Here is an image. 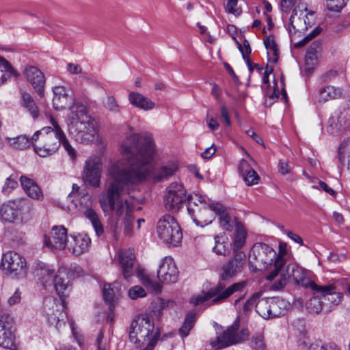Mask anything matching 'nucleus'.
Returning a JSON list of instances; mask_svg holds the SVG:
<instances>
[{"instance_id": "nucleus-23", "label": "nucleus", "mask_w": 350, "mask_h": 350, "mask_svg": "<svg viewBox=\"0 0 350 350\" xmlns=\"http://www.w3.org/2000/svg\"><path fill=\"white\" fill-rule=\"evenodd\" d=\"M215 214L219 217L220 226L227 230L232 231L238 224L241 223L235 217H232L228 212L227 208L222 204L216 202L213 206Z\"/></svg>"}, {"instance_id": "nucleus-7", "label": "nucleus", "mask_w": 350, "mask_h": 350, "mask_svg": "<svg viewBox=\"0 0 350 350\" xmlns=\"http://www.w3.org/2000/svg\"><path fill=\"white\" fill-rule=\"evenodd\" d=\"M293 279L295 282L305 288H310L316 294H320L324 312L327 313L336 308L343 298V294L337 291L335 283L325 285H318L306 278L301 269H293Z\"/></svg>"}, {"instance_id": "nucleus-15", "label": "nucleus", "mask_w": 350, "mask_h": 350, "mask_svg": "<svg viewBox=\"0 0 350 350\" xmlns=\"http://www.w3.org/2000/svg\"><path fill=\"white\" fill-rule=\"evenodd\" d=\"M187 190L181 183L173 182L165 189L163 195V205L167 211L177 212L187 201Z\"/></svg>"}, {"instance_id": "nucleus-48", "label": "nucleus", "mask_w": 350, "mask_h": 350, "mask_svg": "<svg viewBox=\"0 0 350 350\" xmlns=\"http://www.w3.org/2000/svg\"><path fill=\"white\" fill-rule=\"evenodd\" d=\"M251 345L254 350H265L264 336L261 333L254 334L251 338Z\"/></svg>"}, {"instance_id": "nucleus-8", "label": "nucleus", "mask_w": 350, "mask_h": 350, "mask_svg": "<svg viewBox=\"0 0 350 350\" xmlns=\"http://www.w3.org/2000/svg\"><path fill=\"white\" fill-rule=\"evenodd\" d=\"M179 271L172 257L166 256L162 259L157 271V278L159 282L152 280L149 275L142 271H138V277L146 288L153 293L159 294L162 291L161 283L172 284L178 280Z\"/></svg>"}, {"instance_id": "nucleus-42", "label": "nucleus", "mask_w": 350, "mask_h": 350, "mask_svg": "<svg viewBox=\"0 0 350 350\" xmlns=\"http://www.w3.org/2000/svg\"><path fill=\"white\" fill-rule=\"evenodd\" d=\"M234 230H235L234 238V251L235 250H240V248L242 247L245 243L247 232L241 223L238 224Z\"/></svg>"}, {"instance_id": "nucleus-31", "label": "nucleus", "mask_w": 350, "mask_h": 350, "mask_svg": "<svg viewBox=\"0 0 350 350\" xmlns=\"http://www.w3.org/2000/svg\"><path fill=\"white\" fill-rule=\"evenodd\" d=\"M129 100L133 106L143 109L144 111H149L154 109L155 105L148 98L144 96L143 94L131 92L129 94Z\"/></svg>"}, {"instance_id": "nucleus-51", "label": "nucleus", "mask_w": 350, "mask_h": 350, "mask_svg": "<svg viewBox=\"0 0 350 350\" xmlns=\"http://www.w3.org/2000/svg\"><path fill=\"white\" fill-rule=\"evenodd\" d=\"M238 169L241 175H258L256 172L245 159L241 160Z\"/></svg>"}, {"instance_id": "nucleus-22", "label": "nucleus", "mask_w": 350, "mask_h": 350, "mask_svg": "<svg viewBox=\"0 0 350 350\" xmlns=\"http://www.w3.org/2000/svg\"><path fill=\"white\" fill-rule=\"evenodd\" d=\"M23 73L27 81L32 85L38 94L42 97L45 77L42 71L35 66H28L25 67Z\"/></svg>"}, {"instance_id": "nucleus-10", "label": "nucleus", "mask_w": 350, "mask_h": 350, "mask_svg": "<svg viewBox=\"0 0 350 350\" xmlns=\"http://www.w3.org/2000/svg\"><path fill=\"white\" fill-rule=\"evenodd\" d=\"M215 203L205 200L201 195L192 193L188 196L187 211L198 226H205L215 219V213L213 206Z\"/></svg>"}, {"instance_id": "nucleus-50", "label": "nucleus", "mask_w": 350, "mask_h": 350, "mask_svg": "<svg viewBox=\"0 0 350 350\" xmlns=\"http://www.w3.org/2000/svg\"><path fill=\"white\" fill-rule=\"evenodd\" d=\"M18 186V183L16 178L8 176L2 187V192L5 195H9Z\"/></svg>"}, {"instance_id": "nucleus-24", "label": "nucleus", "mask_w": 350, "mask_h": 350, "mask_svg": "<svg viewBox=\"0 0 350 350\" xmlns=\"http://www.w3.org/2000/svg\"><path fill=\"white\" fill-rule=\"evenodd\" d=\"M118 257L123 277L126 280H129L133 275V264L135 258L134 250L133 249L120 250Z\"/></svg>"}, {"instance_id": "nucleus-45", "label": "nucleus", "mask_w": 350, "mask_h": 350, "mask_svg": "<svg viewBox=\"0 0 350 350\" xmlns=\"http://www.w3.org/2000/svg\"><path fill=\"white\" fill-rule=\"evenodd\" d=\"M155 308L157 311H154V315L160 317L162 315L163 310L174 307L176 303L172 299H164L158 298L155 301Z\"/></svg>"}, {"instance_id": "nucleus-64", "label": "nucleus", "mask_w": 350, "mask_h": 350, "mask_svg": "<svg viewBox=\"0 0 350 350\" xmlns=\"http://www.w3.org/2000/svg\"><path fill=\"white\" fill-rule=\"evenodd\" d=\"M103 333L100 331L96 339L97 350H107V342L103 340Z\"/></svg>"}, {"instance_id": "nucleus-44", "label": "nucleus", "mask_w": 350, "mask_h": 350, "mask_svg": "<svg viewBox=\"0 0 350 350\" xmlns=\"http://www.w3.org/2000/svg\"><path fill=\"white\" fill-rule=\"evenodd\" d=\"M85 214L90 220L96 234L98 236L101 235L103 233V228L97 213L92 208H88L85 211Z\"/></svg>"}, {"instance_id": "nucleus-11", "label": "nucleus", "mask_w": 350, "mask_h": 350, "mask_svg": "<svg viewBox=\"0 0 350 350\" xmlns=\"http://www.w3.org/2000/svg\"><path fill=\"white\" fill-rule=\"evenodd\" d=\"M286 244L280 243L279 245V253L276 254L275 261L273 265L274 270L269 272L266 279L269 281H274L272 288L274 290H280L287 283L288 280L293 278V269H300L295 265H288L285 269L284 256L286 254Z\"/></svg>"}, {"instance_id": "nucleus-5", "label": "nucleus", "mask_w": 350, "mask_h": 350, "mask_svg": "<svg viewBox=\"0 0 350 350\" xmlns=\"http://www.w3.org/2000/svg\"><path fill=\"white\" fill-rule=\"evenodd\" d=\"M33 273L38 284L46 290H55L59 297L67 296L72 284L64 270L55 271L51 267L42 262L33 265Z\"/></svg>"}, {"instance_id": "nucleus-38", "label": "nucleus", "mask_w": 350, "mask_h": 350, "mask_svg": "<svg viewBox=\"0 0 350 350\" xmlns=\"http://www.w3.org/2000/svg\"><path fill=\"white\" fill-rule=\"evenodd\" d=\"M271 297L259 299L256 304V311L263 319H270L271 314Z\"/></svg>"}, {"instance_id": "nucleus-32", "label": "nucleus", "mask_w": 350, "mask_h": 350, "mask_svg": "<svg viewBox=\"0 0 350 350\" xmlns=\"http://www.w3.org/2000/svg\"><path fill=\"white\" fill-rule=\"evenodd\" d=\"M103 298L105 302L109 304L112 310V304L116 301L120 295V287L118 283L105 284L103 288Z\"/></svg>"}, {"instance_id": "nucleus-55", "label": "nucleus", "mask_w": 350, "mask_h": 350, "mask_svg": "<svg viewBox=\"0 0 350 350\" xmlns=\"http://www.w3.org/2000/svg\"><path fill=\"white\" fill-rule=\"evenodd\" d=\"M12 69L10 63L3 57H0V85L5 80V72H8Z\"/></svg>"}, {"instance_id": "nucleus-18", "label": "nucleus", "mask_w": 350, "mask_h": 350, "mask_svg": "<svg viewBox=\"0 0 350 350\" xmlns=\"http://www.w3.org/2000/svg\"><path fill=\"white\" fill-rule=\"evenodd\" d=\"M15 321L10 315L0 317V346L11 350L16 349Z\"/></svg>"}, {"instance_id": "nucleus-62", "label": "nucleus", "mask_w": 350, "mask_h": 350, "mask_svg": "<svg viewBox=\"0 0 350 350\" xmlns=\"http://www.w3.org/2000/svg\"><path fill=\"white\" fill-rule=\"evenodd\" d=\"M243 181L247 186L257 185L260 181V176H241Z\"/></svg>"}, {"instance_id": "nucleus-58", "label": "nucleus", "mask_w": 350, "mask_h": 350, "mask_svg": "<svg viewBox=\"0 0 350 350\" xmlns=\"http://www.w3.org/2000/svg\"><path fill=\"white\" fill-rule=\"evenodd\" d=\"M239 49L242 54L243 59H250L249 55H250L252 50L249 42L245 40L243 44H239Z\"/></svg>"}, {"instance_id": "nucleus-43", "label": "nucleus", "mask_w": 350, "mask_h": 350, "mask_svg": "<svg viewBox=\"0 0 350 350\" xmlns=\"http://www.w3.org/2000/svg\"><path fill=\"white\" fill-rule=\"evenodd\" d=\"M196 321V314L195 312H189L187 314L183 325L179 329V334L182 337H186L189 335L194 326Z\"/></svg>"}, {"instance_id": "nucleus-26", "label": "nucleus", "mask_w": 350, "mask_h": 350, "mask_svg": "<svg viewBox=\"0 0 350 350\" xmlns=\"http://www.w3.org/2000/svg\"><path fill=\"white\" fill-rule=\"evenodd\" d=\"M17 217L21 219H27L31 217L34 213V204L26 198H17L12 200Z\"/></svg>"}, {"instance_id": "nucleus-4", "label": "nucleus", "mask_w": 350, "mask_h": 350, "mask_svg": "<svg viewBox=\"0 0 350 350\" xmlns=\"http://www.w3.org/2000/svg\"><path fill=\"white\" fill-rule=\"evenodd\" d=\"M49 123V126L36 131L32 135L35 152L41 157L51 156L58 150L62 144L70 159L75 160L77 153L69 143L58 122L53 116H50Z\"/></svg>"}, {"instance_id": "nucleus-40", "label": "nucleus", "mask_w": 350, "mask_h": 350, "mask_svg": "<svg viewBox=\"0 0 350 350\" xmlns=\"http://www.w3.org/2000/svg\"><path fill=\"white\" fill-rule=\"evenodd\" d=\"M306 308L310 313L313 314H318L321 311L324 312V307L320 294L314 293V295L307 301Z\"/></svg>"}, {"instance_id": "nucleus-19", "label": "nucleus", "mask_w": 350, "mask_h": 350, "mask_svg": "<svg viewBox=\"0 0 350 350\" xmlns=\"http://www.w3.org/2000/svg\"><path fill=\"white\" fill-rule=\"evenodd\" d=\"M246 262V255L241 250H235L233 258L228 260L221 267L220 279L228 280L241 273Z\"/></svg>"}, {"instance_id": "nucleus-53", "label": "nucleus", "mask_w": 350, "mask_h": 350, "mask_svg": "<svg viewBox=\"0 0 350 350\" xmlns=\"http://www.w3.org/2000/svg\"><path fill=\"white\" fill-rule=\"evenodd\" d=\"M309 350H341V349L334 342H329L325 345L318 343L312 344Z\"/></svg>"}, {"instance_id": "nucleus-60", "label": "nucleus", "mask_w": 350, "mask_h": 350, "mask_svg": "<svg viewBox=\"0 0 350 350\" xmlns=\"http://www.w3.org/2000/svg\"><path fill=\"white\" fill-rule=\"evenodd\" d=\"M312 187L314 189H321L331 196H334L336 193L334 190L328 187L326 183L321 180L318 182V185H314L312 186Z\"/></svg>"}, {"instance_id": "nucleus-52", "label": "nucleus", "mask_w": 350, "mask_h": 350, "mask_svg": "<svg viewBox=\"0 0 350 350\" xmlns=\"http://www.w3.org/2000/svg\"><path fill=\"white\" fill-rule=\"evenodd\" d=\"M321 31L320 27H315L310 33L306 36L301 40L295 43L296 48L304 46L307 42L318 36Z\"/></svg>"}, {"instance_id": "nucleus-17", "label": "nucleus", "mask_w": 350, "mask_h": 350, "mask_svg": "<svg viewBox=\"0 0 350 350\" xmlns=\"http://www.w3.org/2000/svg\"><path fill=\"white\" fill-rule=\"evenodd\" d=\"M1 267L7 273L17 278H23L27 273L25 260L18 253L9 251L3 254Z\"/></svg>"}, {"instance_id": "nucleus-46", "label": "nucleus", "mask_w": 350, "mask_h": 350, "mask_svg": "<svg viewBox=\"0 0 350 350\" xmlns=\"http://www.w3.org/2000/svg\"><path fill=\"white\" fill-rule=\"evenodd\" d=\"M264 44L267 50V55H273V61L276 62L278 61V51L277 45L274 40L270 37H266L264 39Z\"/></svg>"}, {"instance_id": "nucleus-35", "label": "nucleus", "mask_w": 350, "mask_h": 350, "mask_svg": "<svg viewBox=\"0 0 350 350\" xmlns=\"http://www.w3.org/2000/svg\"><path fill=\"white\" fill-rule=\"evenodd\" d=\"M8 144L15 149L23 150L33 146L32 137L29 138L27 135H21L15 137H7Z\"/></svg>"}, {"instance_id": "nucleus-3", "label": "nucleus", "mask_w": 350, "mask_h": 350, "mask_svg": "<svg viewBox=\"0 0 350 350\" xmlns=\"http://www.w3.org/2000/svg\"><path fill=\"white\" fill-rule=\"evenodd\" d=\"M53 91V104L57 110L68 106L67 126L69 135L79 143L93 142L96 137L97 130L88 115L86 107L80 101L74 100L64 86H55Z\"/></svg>"}, {"instance_id": "nucleus-61", "label": "nucleus", "mask_w": 350, "mask_h": 350, "mask_svg": "<svg viewBox=\"0 0 350 350\" xmlns=\"http://www.w3.org/2000/svg\"><path fill=\"white\" fill-rule=\"evenodd\" d=\"M308 338L304 332H300L299 338L297 340V346L300 349H306L308 344Z\"/></svg>"}, {"instance_id": "nucleus-36", "label": "nucleus", "mask_w": 350, "mask_h": 350, "mask_svg": "<svg viewBox=\"0 0 350 350\" xmlns=\"http://www.w3.org/2000/svg\"><path fill=\"white\" fill-rule=\"evenodd\" d=\"M0 218L8 222H13L18 219L12 200L4 203L0 207Z\"/></svg>"}, {"instance_id": "nucleus-39", "label": "nucleus", "mask_w": 350, "mask_h": 350, "mask_svg": "<svg viewBox=\"0 0 350 350\" xmlns=\"http://www.w3.org/2000/svg\"><path fill=\"white\" fill-rule=\"evenodd\" d=\"M21 98L23 105L28 109L33 118H36L39 115V111L31 96L27 92H22Z\"/></svg>"}, {"instance_id": "nucleus-41", "label": "nucleus", "mask_w": 350, "mask_h": 350, "mask_svg": "<svg viewBox=\"0 0 350 350\" xmlns=\"http://www.w3.org/2000/svg\"><path fill=\"white\" fill-rule=\"evenodd\" d=\"M178 163L174 161H170L159 165L156 172L157 175H173L178 172Z\"/></svg>"}, {"instance_id": "nucleus-14", "label": "nucleus", "mask_w": 350, "mask_h": 350, "mask_svg": "<svg viewBox=\"0 0 350 350\" xmlns=\"http://www.w3.org/2000/svg\"><path fill=\"white\" fill-rule=\"evenodd\" d=\"M276 252L268 245L262 243H255L249 254V264L255 270L262 269L274 270Z\"/></svg>"}, {"instance_id": "nucleus-33", "label": "nucleus", "mask_w": 350, "mask_h": 350, "mask_svg": "<svg viewBox=\"0 0 350 350\" xmlns=\"http://www.w3.org/2000/svg\"><path fill=\"white\" fill-rule=\"evenodd\" d=\"M270 319L284 315L289 307V303L279 297H271Z\"/></svg>"}, {"instance_id": "nucleus-47", "label": "nucleus", "mask_w": 350, "mask_h": 350, "mask_svg": "<svg viewBox=\"0 0 350 350\" xmlns=\"http://www.w3.org/2000/svg\"><path fill=\"white\" fill-rule=\"evenodd\" d=\"M261 295L260 293H256L253 294L247 301L243 304L241 310L243 314H249L254 306L256 307V304Z\"/></svg>"}, {"instance_id": "nucleus-13", "label": "nucleus", "mask_w": 350, "mask_h": 350, "mask_svg": "<svg viewBox=\"0 0 350 350\" xmlns=\"http://www.w3.org/2000/svg\"><path fill=\"white\" fill-rule=\"evenodd\" d=\"M250 332L247 328L239 327V319H237L220 336L212 340L211 346L219 350L232 345L243 343L249 339Z\"/></svg>"}, {"instance_id": "nucleus-9", "label": "nucleus", "mask_w": 350, "mask_h": 350, "mask_svg": "<svg viewBox=\"0 0 350 350\" xmlns=\"http://www.w3.org/2000/svg\"><path fill=\"white\" fill-rule=\"evenodd\" d=\"M246 284L245 281H241L226 286L224 283L219 282L216 286L211 288L207 291H203L201 294L193 295L190 298V303L194 306L205 303L208 306L220 304L235 293L242 292Z\"/></svg>"}, {"instance_id": "nucleus-25", "label": "nucleus", "mask_w": 350, "mask_h": 350, "mask_svg": "<svg viewBox=\"0 0 350 350\" xmlns=\"http://www.w3.org/2000/svg\"><path fill=\"white\" fill-rule=\"evenodd\" d=\"M68 248L75 255L80 256L88 252L91 243L90 238L85 234L72 235Z\"/></svg>"}, {"instance_id": "nucleus-16", "label": "nucleus", "mask_w": 350, "mask_h": 350, "mask_svg": "<svg viewBox=\"0 0 350 350\" xmlns=\"http://www.w3.org/2000/svg\"><path fill=\"white\" fill-rule=\"evenodd\" d=\"M66 296L59 297L61 303L57 301L53 297H48L44 299V312L48 322L54 325L57 329L65 325L66 315L62 312L65 307Z\"/></svg>"}, {"instance_id": "nucleus-28", "label": "nucleus", "mask_w": 350, "mask_h": 350, "mask_svg": "<svg viewBox=\"0 0 350 350\" xmlns=\"http://www.w3.org/2000/svg\"><path fill=\"white\" fill-rule=\"evenodd\" d=\"M103 162L100 157L91 155L85 161L83 167V175H101Z\"/></svg>"}, {"instance_id": "nucleus-37", "label": "nucleus", "mask_w": 350, "mask_h": 350, "mask_svg": "<svg viewBox=\"0 0 350 350\" xmlns=\"http://www.w3.org/2000/svg\"><path fill=\"white\" fill-rule=\"evenodd\" d=\"M215 246L213 250L217 255L226 256L230 252V243L225 236L217 235L215 237Z\"/></svg>"}, {"instance_id": "nucleus-63", "label": "nucleus", "mask_w": 350, "mask_h": 350, "mask_svg": "<svg viewBox=\"0 0 350 350\" xmlns=\"http://www.w3.org/2000/svg\"><path fill=\"white\" fill-rule=\"evenodd\" d=\"M278 170L281 174L292 173L291 166L288 163L280 161L278 164Z\"/></svg>"}, {"instance_id": "nucleus-29", "label": "nucleus", "mask_w": 350, "mask_h": 350, "mask_svg": "<svg viewBox=\"0 0 350 350\" xmlns=\"http://www.w3.org/2000/svg\"><path fill=\"white\" fill-rule=\"evenodd\" d=\"M321 50L322 46L320 41H314L310 44L305 57V64L308 70H312L314 66L317 64Z\"/></svg>"}, {"instance_id": "nucleus-54", "label": "nucleus", "mask_w": 350, "mask_h": 350, "mask_svg": "<svg viewBox=\"0 0 350 350\" xmlns=\"http://www.w3.org/2000/svg\"><path fill=\"white\" fill-rule=\"evenodd\" d=\"M129 296L132 299L144 297L146 296L145 290L139 286H134L129 291Z\"/></svg>"}, {"instance_id": "nucleus-20", "label": "nucleus", "mask_w": 350, "mask_h": 350, "mask_svg": "<svg viewBox=\"0 0 350 350\" xmlns=\"http://www.w3.org/2000/svg\"><path fill=\"white\" fill-rule=\"evenodd\" d=\"M67 230L64 226H54L51 230V237L44 236V245L52 249L62 250L67 245Z\"/></svg>"}, {"instance_id": "nucleus-1", "label": "nucleus", "mask_w": 350, "mask_h": 350, "mask_svg": "<svg viewBox=\"0 0 350 350\" xmlns=\"http://www.w3.org/2000/svg\"><path fill=\"white\" fill-rule=\"evenodd\" d=\"M120 152L126 161L111 162L109 175H150L154 172L155 148L150 135L129 132L122 142Z\"/></svg>"}, {"instance_id": "nucleus-12", "label": "nucleus", "mask_w": 350, "mask_h": 350, "mask_svg": "<svg viewBox=\"0 0 350 350\" xmlns=\"http://www.w3.org/2000/svg\"><path fill=\"white\" fill-rule=\"evenodd\" d=\"M157 233L158 237L165 243L176 247L179 245L183 239V233L176 219L166 214L162 216L157 224Z\"/></svg>"}, {"instance_id": "nucleus-34", "label": "nucleus", "mask_w": 350, "mask_h": 350, "mask_svg": "<svg viewBox=\"0 0 350 350\" xmlns=\"http://www.w3.org/2000/svg\"><path fill=\"white\" fill-rule=\"evenodd\" d=\"M297 15V10H293L292 14L290 18V25L288 27V31L292 34H296L297 32L304 33L308 28V24L306 23L305 18L295 17Z\"/></svg>"}, {"instance_id": "nucleus-30", "label": "nucleus", "mask_w": 350, "mask_h": 350, "mask_svg": "<svg viewBox=\"0 0 350 350\" xmlns=\"http://www.w3.org/2000/svg\"><path fill=\"white\" fill-rule=\"evenodd\" d=\"M343 92L340 88L333 85H327L321 88L318 91V102L325 103L330 100L338 99L342 96Z\"/></svg>"}, {"instance_id": "nucleus-2", "label": "nucleus", "mask_w": 350, "mask_h": 350, "mask_svg": "<svg viewBox=\"0 0 350 350\" xmlns=\"http://www.w3.org/2000/svg\"><path fill=\"white\" fill-rule=\"evenodd\" d=\"M146 176H116L107 190L98 196V203L105 215H109L117 228L118 223L124 217V234L133 235L134 204L126 195L135 189L137 182L145 180Z\"/></svg>"}, {"instance_id": "nucleus-21", "label": "nucleus", "mask_w": 350, "mask_h": 350, "mask_svg": "<svg viewBox=\"0 0 350 350\" xmlns=\"http://www.w3.org/2000/svg\"><path fill=\"white\" fill-rule=\"evenodd\" d=\"M350 127V107L344 108L336 111L328 120V128L330 132L334 133L342 131Z\"/></svg>"}, {"instance_id": "nucleus-49", "label": "nucleus", "mask_w": 350, "mask_h": 350, "mask_svg": "<svg viewBox=\"0 0 350 350\" xmlns=\"http://www.w3.org/2000/svg\"><path fill=\"white\" fill-rule=\"evenodd\" d=\"M348 0H326L327 9L331 12H340Z\"/></svg>"}, {"instance_id": "nucleus-56", "label": "nucleus", "mask_w": 350, "mask_h": 350, "mask_svg": "<svg viewBox=\"0 0 350 350\" xmlns=\"http://www.w3.org/2000/svg\"><path fill=\"white\" fill-rule=\"evenodd\" d=\"M100 176H83V181L86 187H98L100 185Z\"/></svg>"}, {"instance_id": "nucleus-6", "label": "nucleus", "mask_w": 350, "mask_h": 350, "mask_svg": "<svg viewBox=\"0 0 350 350\" xmlns=\"http://www.w3.org/2000/svg\"><path fill=\"white\" fill-rule=\"evenodd\" d=\"M160 336V329L155 327L151 313L139 315L131 323L129 338L135 345L154 347Z\"/></svg>"}, {"instance_id": "nucleus-27", "label": "nucleus", "mask_w": 350, "mask_h": 350, "mask_svg": "<svg viewBox=\"0 0 350 350\" xmlns=\"http://www.w3.org/2000/svg\"><path fill=\"white\" fill-rule=\"evenodd\" d=\"M21 185L25 193L31 199L38 201L44 200V194L38 185L28 176H21Z\"/></svg>"}, {"instance_id": "nucleus-57", "label": "nucleus", "mask_w": 350, "mask_h": 350, "mask_svg": "<svg viewBox=\"0 0 350 350\" xmlns=\"http://www.w3.org/2000/svg\"><path fill=\"white\" fill-rule=\"evenodd\" d=\"M238 0H228L226 5V12L235 16L240 15L241 11L239 9H235Z\"/></svg>"}, {"instance_id": "nucleus-59", "label": "nucleus", "mask_w": 350, "mask_h": 350, "mask_svg": "<svg viewBox=\"0 0 350 350\" xmlns=\"http://www.w3.org/2000/svg\"><path fill=\"white\" fill-rule=\"evenodd\" d=\"M105 105L109 110L113 113H117L119 111V106L117 104L116 99L113 96H109L107 98Z\"/></svg>"}]
</instances>
